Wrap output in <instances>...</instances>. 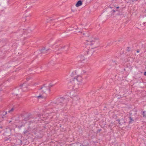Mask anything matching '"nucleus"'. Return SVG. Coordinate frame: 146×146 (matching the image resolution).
Masks as SVG:
<instances>
[{
  "mask_svg": "<svg viewBox=\"0 0 146 146\" xmlns=\"http://www.w3.org/2000/svg\"><path fill=\"white\" fill-rule=\"evenodd\" d=\"M64 100V99L62 98H60L59 99H58L57 100V103H60V102H62Z\"/></svg>",
  "mask_w": 146,
  "mask_h": 146,
  "instance_id": "nucleus-7",
  "label": "nucleus"
},
{
  "mask_svg": "<svg viewBox=\"0 0 146 146\" xmlns=\"http://www.w3.org/2000/svg\"><path fill=\"white\" fill-rule=\"evenodd\" d=\"M79 99H80L78 97H74V98L73 99L74 101L78 100H79Z\"/></svg>",
  "mask_w": 146,
  "mask_h": 146,
  "instance_id": "nucleus-10",
  "label": "nucleus"
},
{
  "mask_svg": "<svg viewBox=\"0 0 146 146\" xmlns=\"http://www.w3.org/2000/svg\"><path fill=\"white\" fill-rule=\"evenodd\" d=\"M14 110V108H12L11 110L9 111L8 112L10 113H11Z\"/></svg>",
  "mask_w": 146,
  "mask_h": 146,
  "instance_id": "nucleus-11",
  "label": "nucleus"
},
{
  "mask_svg": "<svg viewBox=\"0 0 146 146\" xmlns=\"http://www.w3.org/2000/svg\"><path fill=\"white\" fill-rule=\"evenodd\" d=\"M137 53H139V50H137Z\"/></svg>",
  "mask_w": 146,
  "mask_h": 146,
  "instance_id": "nucleus-20",
  "label": "nucleus"
},
{
  "mask_svg": "<svg viewBox=\"0 0 146 146\" xmlns=\"http://www.w3.org/2000/svg\"><path fill=\"white\" fill-rule=\"evenodd\" d=\"M119 8V7H117V8Z\"/></svg>",
  "mask_w": 146,
  "mask_h": 146,
  "instance_id": "nucleus-25",
  "label": "nucleus"
},
{
  "mask_svg": "<svg viewBox=\"0 0 146 146\" xmlns=\"http://www.w3.org/2000/svg\"><path fill=\"white\" fill-rule=\"evenodd\" d=\"M130 119L131 120V121H130V122H131V121H133V119L131 117L130 118Z\"/></svg>",
  "mask_w": 146,
  "mask_h": 146,
  "instance_id": "nucleus-16",
  "label": "nucleus"
},
{
  "mask_svg": "<svg viewBox=\"0 0 146 146\" xmlns=\"http://www.w3.org/2000/svg\"><path fill=\"white\" fill-rule=\"evenodd\" d=\"M83 35H84V33H83Z\"/></svg>",
  "mask_w": 146,
  "mask_h": 146,
  "instance_id": "nucleus-26",
  "label": "nucleus"
},
{
  "mask_svg": "<svg viewBox=\"0 0 146 146\" xmlns=\"http://www.w3.org/2000/svg\"><path fill=\"white\" fill-rule=\"evenodd\" d=\"M82 2L81 1H78L76 4V6L77 7H78L82 5Z\"/></svg>",
  "mask_w": 146,
  "mask_h": 146,
  "instance_id": "nucleus-6",
  "label": "nucleus"
},
{
  "mask_svg": "<svg viewBox=\"0 0 146 146\" xmlns=\"http://www.w3.org/2000/svg\"><path fill=\"white\" fill-rule=\"evenodd\" d=\"M15 94H16V95H18V94H17V93H16Z\"/></svg>",
  "mask_w": 146,
  "mask_h": 146,
  "instance_id": "nucleus-22",
  "label": "nucleus"
},
{
  "mask_svg": "<svg viewBox=\"0 0 146 146\" xmlns=\"http://www.w3.org/2000/svg\"><path fill=\"white\" fill-rule=\"evenodd\" d=\"M144 75L146 76V72L144 73Z\"/></svg>",
  "mask_w": 146,
  "mask_h": 146,
  "instance_id": "nucleus-18",
  "label": "nucleus"
},
{
  "mask_svg": "<svg viewBox=\"0 0 146 146\" xmlns=\"http://www.w3.org/2000/svg\"><path fill=\"white\" fill-rule=\"evenodd\" d=\"M37 98L38 99L43 98L44 97V96H42L41 94H40V95L37 97Z\"/></svg>",
  "mask_w": 146,
  "mask_h": 146,
  "instance_id": "nucleus-9",
  "label": "nucleus"
},
{
  "mask_svg": "<svg viewBox=\"0 0 146 146\" xmlns=\"http://www.w3.org/2000/svg\"><path fill=\"white\" fill-rule=\"evenodd\" d=\"M25 88V86L24 85H23L22 86V90H23V89H24V88Z\"/></svg>",
  "mask_w": 146,
  "mask_h": 146,
  "instance_id": "nucleus-14",
  "label": "nucleus"
},
{
  "mask_svg": "<svg viewBox=\"0 0 146 146\" xmlns=\"http://www.w3.org/2000/svg\"><path fill=\"white\" fill-rule=\"evenodd\" d=\"M143 116H146L145 112V111L143 112Z\"/></svg>",
  "mask_w": 146,
  "mask_h": 146,
  "instance_id": "nucleus-12",
  "label": "nucleus"
},
{
  "mask_svg": "<svg viewBox=\"0 0 146 146\" xmlns=\"http://www.w3.org/2000/svg\"><path fill=\"white\" fill-rule=\"evenodd\" d=\"M7 112H6V111L4 112L3 113V115H6V114H7Z\"/></svg>",
  "mask_w": 146,
  "mask_h": 146,
  "instance_id": "nucleus-15",
  "label": "nucleus"
},
{
  "mask_svg": "<svg viewBox=\"0 0 146 146\" xmlns=\"http://www.w3.org/2000/svg\"><path fill=\"white\" fill-rule=\"evenodd\" d=\"M119 123L121 125H122V123H123L124 121H123V122H122V123H121V122H120V121H119Z\"/></svg>",
  "mask_w": 146,
  "mask_h": 146,
  "instance_id": "nucleus-17",
  "label": "nucleus"
},
{
  "mask_svg": "<svg viewBox=\"0 0 146 146\" xmlns=\"http://www.w3.org/2000/svg\"><path fill=\"white\" fill-rule=\"evenodd\" d=\"M78 58L80 61H82L84 60V56L82 55H79L78 56Z\"/></svg>",
  "mask_w": 146,
  "mask_h": 146,
  "instance_id": "nucleus-5",
  "label": "nucleus"
},
{
  "mask_svg": "<svg viewBox=\"0 0 146 146\" xmlns=\"http://www.w3.org/2000/svg\"><path fill=\"white\" fill-rule=\"evenodd\" d=\"M42 92L44 94L46 92H50V90L48 86H43L40 88Z\"/></svg>",
  "mask_w": 146,
  "mask_h": 146,
  "instance_id": "nucleus-2",
  "label": "nucleus"
},
{
  "mask_svg": "<svg viewBox=\"0 0 146 146\" xmlns=\"http://www.w3.org/2000/svg\"><path fill=\"white\" fill-rule=\"evenodd\" d=\"M23 90L24 91H26V89H25V90H24V89Z\"/></svg>",
  "mask_w": 146,
  "mask_h": 146,
  "instance_id": "nucleus-19",
  "label": "nucleus"
},
{
  "mask_svg": "<svg viewBox=\"0 0 146 146\" xmlns=\"http://www.w3.org/2000/svg\"><path fill=\"white\" fill-rule=\"evenodd\" d=\"M80 146H83V145H80Z\"/></svg>",
  "mask_w": 146,
  "mask_h": 146,
  "instance_id": "nucleus-24",
  "label": "nucleus"
},
{
  "mask_svg": "<svg viewBox=\"0 0 146 146\" xmlns=\"http://www.w3.org/2000/svg\"><path fill=\"white\" fill-rule=\"evenodd\" d=\"M113 12H115V10H113Z\"/></svg>",
  "mask_w": 146,
  "mask_h": 146,
  "instance_id": "nucleus-23",
  "label": "nucleus"
},
{
  "mask_svg": "<svg viewBox=\"0 0 146 146\" xmlns=\"http://www.w3.org/2000/svg\"><path fill=\"white\" fill-rule=\"evenodd\" d=\"M80 144V143H77V144L78 145H79V144Z\"/></svg>",
  "mask_w": 146,
  "mask_h": 146,
  "instance_id": "nucleus-21",
  "label": "nucleus"
},
{
  "mask_svg": "<svg viewBox=\"0 0 146 146\" xmlns=\"http://www.w3.org/2000/svg\"><path fill=\"white\" fill-rule=\"evenodd\" d=\"M131 50V48L129 47H128L127 49V50L128 51H130Z\"/></svg>",
  "mask_w": 146,
  "mask_h": 146,
  "instance_id": "nucleus-13",
  "label": "nucleus"
},
{
  "mask_svg": "<svg viewBox=\"0 0 146 146\" xmlns=\"http://www.w3.org/2000/svg\"><path fill=\"white\" fill-rule=\"evenodd\" d=\"M49 50V49H46L45 48H42L41 50V52L43 53H47V51Z\"/></svg>",
  "mask_w": 146,
  "mask_h": 146,
  "instance_id": "nucleus-4",
  "label": "nucleus"
},
{
  "mask_svg": "<svg viewBox=\"0 0 146 146\" xmlns=\"http://www.w3.org/2000/svg\"><path fill=\"white\" fill-rule=\"evenodd\" d=\"M96 40L93 37L89 38L88 40H87V44L88 45H92L94 44Z\"/></svg>",
  "mask_w": 146,
  "mask_h": 146,
  "instance_id": "nucleus-3",
  "label": "nucleus"
},
{
  "mask_svg": "<svg viewBox=\"0 0 146 146\" xmlns=\"http://www.w3.org/2000/svg\"><path fill=\"white\" fill-rule=\"evenodd\" d=\"M82 78L80 76H78L72 79L69 84H72L74 86H76V88L78 87V85L80 84L82 81Z\"/></svg>",
  "mask_w": 146,
  "mask_h": 146,
  "instance_id": "nucleus-1",
  "label": "nucleus"
},
{
  "mask_svg": "<svg viewBox=\"0 0 146 146\" xmlns=\"http://www.w3.org/2000/svg\"><path fill=\"white\" fill-rule=\"evenodd\" d=\"M94 48H91V49H90L88 51V53L89 54H92V52H93L94 51Z\"/></svg>",
  "mask_w": 146,
  "mask_h": 146,
  "instance_id": "nucleus-8",
  "label": "nucleus"
}]
</instances>
